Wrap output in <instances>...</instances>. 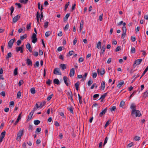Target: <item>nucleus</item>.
Segmentation results:
<instances>
[{"instance_id":"603ef678","label":"nucleus","mask_w":148,"mask_h":148,"mask_svg":"<svg viewBox=\"0 0 148 148\" xmlns=\"http://www.w3.org/2000/svg\"><path fill=\"white\" fill-rule=\"evenodd\" d=\"M78 96L79 97V100L80 104L82 103V97L80 96L79 94H78Z\"/></svg>"},{"instance_id":"69168bd1","label":"nucleus","mask_w":148,"mask_h":148,"mask_svg":"<svg viewBox=\"0 0 148 148\" xmlns=\"http://www.w3.org/2000/svg\"><path fill=\"white\" fill-rule=\"evenodd\" d=\"M23 83V80H20L19 81V83H18L19 86H20Z\"/></svg>"},{"instance_id":"680f3d73","label":"nucleus","mask_w":148,"mask_h":148,"mask_svg":"<svg viewBox=\"0 0 148 148\" xmlns=\"http://www.w3.org/2000/svg\"><path fill=\"white\" fill-rule=\"evenodd\" d=\"M123 33H126V27H122Z\"/></svg>"},{"instance_id":"393cba45","label":"nucleus","mask_w":148,"mask_h":148,"mask_svg":"<svg viewBox=\"0 0 148 148\" xmlns=\"http://www.w3.org/2000/svg\"><path fill=\"white\" fill-rule=\"evenodd\" d=\"M29 0H19V1L21 3L26 4Z\"/></svg>"},{"instance_id":"774afa93","label":"nucleus","mask_w":148,"mask_h":148,"mask_svg":"<svg viewBox=\"0 0 148 148\" xmlns=\"http://www.w3.org/2000/svg\"><path fill=\"white\" fill-rule=\"evenodd\" d=\"M51 83V81L49 79H48V81L46 82V84L49 85H50Z\"/></svg>"},{"instance_id":"dca6fc26","label":"nucleus","mask_w":148,"mask_h":148,"mask_svg":"<svg viewBox=\"0 0 148 148\" xmlns=\"http://www.w3.org/2000/svg\"><path fill=\"white\" fill-rule=\"evenodd\" d=\"M84 21L83 20H82L80 23V29H79V31L80 32H81V30H82L83 26V25H84Z\"/></svg>"},{"instance_id":"de8ad7c7","label":"nucleus","mask_w":148,"mask_h":148,"mask_svg":"<svg viewBox=\"0 0 148 148\" xmlns=\"http://www.w3.org/2000/svg\"><path fill=\"white\" fill-rule=\"evenodd\" d=\"M70 4V2L69 1L65 5V8H64V10L66 11V10L67 9V8L68 7V6Z\"/></svg>"},{"instance_id":"4468645a","label":"nucleus","mask_w":148,"mask_h":148,"mask_svg":"<svg viewBox=\"0 0 148 148\" xmlns=\"http://www.w3.org/2000/svg\"><path fill=\"white\" fill-rule=\"evenodd\" d=\"M34 112L32 111L29 114L27 119V120H29L31 119L32 116L34 113Z\"/></svg>"},{"instance_id":"a19ab883","label":"nucleus","mask_w":148,"mask_h":148,"mask_svg":"<svg viewBox=\"0 0 148 148\" xmlns=\"http://www.w3.org/2000/svg\"><path fill=\"white\" fill-rule=\"evenodd\" d=\"M48 24L49 22L47 21H46L45 23H44V28H47L48 26Z\"/></svg>"},{"instance_id":"2f4dec72","label":"nucleus","mask_w":148,"mask_h":148,"mask_svg":"<svg viewBox=\"0 0 148 148\" xmlns=\"http://www.w3.org/2000/svg\"><path fill=\"white\" fill-rule=\"evenodd\" d=\"M27 37V34H25L24 35L21 36H20V39L23 40L25 38H26Z\"/></svg>"},{"instance_id":"a211bd4d","label":"nucleus","mask_w":148,"mask_h":148,"mask_svg":"<svg viewBox=\"0 0 148 148\" xmlns=\"http://www.w3.org/2000/svg\"><path fill=\"white\" fill-rule=\"evenodd\" d=\"M106 49V45H103L101 49V52H100V54H103L104 52L105 51V50Z\"/></svg>"},{"instance_id":"bb28decb","label":"nucleus","mask_w":148,"mask_h":148,"mask_svg":"<svg viewBox=\"0 0 148 148\" xmlns=\"http://www.w3.org/2000/svg\"><path fill=\"white\" fill-rule=\"evenodd\" d=\"M30 92L32 94H34L36 93V90L35 88H32L30 89Z\"/></svg>"},{"instance_id":"cd10ccee","label":"nucleus","mask_w":148,"mask_h":148,"mask_svg":"<svg viewBox=\"0 0 148 148\" xmlns=\"http://www.w3.org/2000/svg\"><path fill=\"white\" fill-rule=\"evenodd\" d=\"M111 123V122L110 119L109 120L106 122L105 125H104V127H106Z\"/></svg>"},{"instance_id":"8fccbe9b","label":"nucleus","mask_w":148,"mask_h":148,"mask_svg":"<svg viewBox=\"0 0 148 148\" xmlns=\"http://www.w3.org/2000/svg\"><path fill=\"white\" fill-rule=\"evenodd\" d=\"M135 49L134 47H132L131 49V53H134L135 52Z\"/></svg>"},{"instance_id":"0eeeda50","label":"nucleus","mask_w":148,"mask_h":148,"mask_svg":"<svg viewBox=\"0 0 148 148\" xmlns=\"http://www.w3.org/2000/svg\"><path fill=\"white\" fill-rule=\"evenodd\" d=\"M130 108L132 110V114L134 113V112L136 110V106L134 103H132L130 106Z\"/></svg>"},{"instance_id":"bf43d9fd","label":"nucleus","mask_w":148,"mask_h":148,"mask_svg":"<svg viewBox=\"0 0 148 148\" xmlns=\"http://www.w3.org/2000/svg\"><path fill=\"white\" fill-rule=\"evenodd\" d=\"M121 48V46H119L117 47L115 49V51L116 52L119 51H120Z\"/></svg>"},{"instance_id":"f257e3e1","label":"nucleus","mask_w":148,"mask_h":148,"mask_svg":"<svg viewBox=\"0 0 148 148\" xmlns=\"http://www.w3.org/2000/svg\"><path fill=\"white\" fill-rule=\"evenodd\" d=\"M24 130V129H21L18 133L16 137V140H17L18 141L20 139L22 136L23 134Z\"/></svg>"},{"instance_id":"5701e85b","label":"nucleus","mask_w":148,"mask_h":148,"mask_svg":"<svg viewBox=\"0 0 148 148\" xmlns=\"http://www.w3.org/2000/svg\"><path fill=\"white\" fill-rule=\"evenodd\" d=\"M67 95L68 96L69 99L70 97H73V94L71 91L67 92Z\"/></svg>"},{"instance_id":"72a5a7b5","label":"nucleus","mask_w":148,"mask_h":148,"mask_svg":"<svg viewBox=\"0 0 148 148\" xmlns=\"http://www.w3.org/2000/svg\"><path fill=\"white\" fill-rule=\"evenodd\" d=\"M107 94V93H104L103 95H102L100 98L99 99H102V100H103V99L106 96Z\"/></svg>"},{"instance_id":"9d476101","label":"nucleus","mask_w":148,"mask_h":148,"mask_svg":"<svg viewBox=\"0 0 148 148\" xmlns=\"http://www.w3.org/2000/svg\"><path fill=\"white\" fill-rule=\"evenodd\" d=\"M63 80L66 85L68 86L69 84L67 82V81L69 80V79L66 76H64L63 77Z\"/></svg>"},{"instance_id":"7c9ffc66","label":"nucleus","mask_w":148,"mask_h":148,"mask_svg":"<svg viewBox=\"0 0 148 148\" xmlns=\"http://www.w3.org/2000/svg\"><path fill=\"white\" fill-rule=\"evenodd\" d=\"M125 105V102L123 101H121L120 104V106L121 107H123Z\"/></svg>"},{"instance_id":"b1692460","label":"nucleus","mask_w":148,"mask_h":148,"mask_svg":"<svg viewBox=\"0 0 148 148\" xmlns=\"http://www.w3.org/2000/svg\"><path fill=\"white\" fill-rule=\"evenodd\" d=\"M70 13L66 14V15L65 16L64 18V21H66L67 20L68 18L70 16Z\"/></svg>"},{"instance_id":"f3484780","label":"nucleus","mask_w":148,"mask_h":148,"mask_svg":"<svg viewBox=\"0 0 148 148\" xmlns=\"http://www.w3.org/2000/svg\"><path fill=\"white\" fill-rule=\"evenodd\" d=\"M16 50L17 52H18L20 51V52L21 53H23V49H22V48L21 47H16Z\"/></svg>"},{"instance_id":"20e7f679","label":"nucleus","mask_w":148,"mask_h":148,"mask_svg":"<svg viewBox=\"0 0 148 148\" xmlns=\"http://www.w3.org/2000/svg\"><path fill=\"white\" fill-rule=\"evenodd\" d=\"M142 61V59H137L134 61V63L133 64V66L135 68L137 65H138L140 64L141 62Z\"/></svg>"},{"instance_id":"ea45409f","label":"nucleus","mask_w":148,"mask_h":148,"mask_svg":"<svg viewBox=\"0 0 148 148\" xmlns=\"http://www.w3.org/2000/svg\"><path fill=\"white\" fill-rule=\"evenodd\" d=\"M5 133H6V132L5 131L2 132L1 133L0 137H2V138H4V137L5 136Z\"/></svg>"},{"instance_id":"864d4df0","label":"nucleus","mask_w":148,"mask_h":148,"mask_svg":"<svg viewBox=\"0 0 148 148\" xmlns=\"http://www.w3.org/2000/svg\"><path fill=\"white\" fill-rule=\"evenodd\" d=\"M92 77L93 78H95L97 76V73L96 72L94 73H92Z\"/></svg>"},{"instance_id":"4be33fe9","label":"nucleus","mask_w":148,"mask_h":148,"mask_svg":"<svg viewBox=\"0 0 148 148\" xmlns=\"http://www.w3.org/2000/svg\"><path fill=\"white\" fill-rule=\"evenodd\" d=\"M101 41H99L97 44L96 47L98 49H100L101 48Z\"/></svg>"},{"instance_id":"e433bc0d","label":"nucleus","mask_w":148,"mask_h":148,"mask_svg":"<svg viewBox=\"0 0 148 148\" xmlns=\"http://www.w3.org/2000/svg\"><path fill=\"white\" fill-rule=\"evenodd\" d=\"M79 84L78 82H77L75 84V86L76 88V89L77 90H78L79 89Z\"/></svg>"},{"instance_id":"09e8293b","label":"nucleus","mask_w":148,"mask_h":148,"mask_svg":"<svg viewBox=\"0 0 148 148\" xmlns=\"http://www.w3.org/2000/svg\"><path fill=\"white\" fill-rule=\"evenodd\" d=\"M93 81L91 79H90L88 82V86H90L92 83Z\"/></svg>"},{"instance_id":"58836bf2","label":"nucleus","mask_w":148,"mask_h":148,"mask_svg":"<svg viewBox=\"0 0 148 148\" xmlns=\"http://www.w3.org/2000/svg\"><path fill=\"white\" fill-rule=\"evenodd\" d=\"M10 9L11 10L10 15H12L14 10V8L13 6H12Z\"/></svg>"},{"instance_id":"f704fd0d","label":"nucleus","mask_w":148,"mask_h":148,"mask_svg":"<svg viewBox=\"0 0 148 148\" xmlns=\"http://www.w3.org/2000/svg\"><path fill=\"white\" fill-rule=\"evenodd\" d=\"M46 103V101H44L43 103H41L40 104V106H39L40 108H42L45 104Z\"/></svg>"},{"instance_id":"c85d7f7f","label":"nucleus","mask_w":148,"mask_h":148,"mask_svg":"<svg viewBox=\"0 0 148 148\" xmlns=\"http://www.w3.org/2000/svg\"><path fill=\"white\" fill-rule=\"evenodd\" d=\"M12 55V54L10 52H9L8 53L6 56V59L8 60L9 58L11 57Z\"/></svg>"},{"instance_id":"473e14b6","label":"nucleus","mask_w":148,"mask_h":148,"mask_svg":"<svg viewBox=\"0 0 148 148\" xmlns=\"http://www.w3.org/2000/svg\"><path fill=\"white\" fill-rule=\"evenodd\" d=\"M73 108L72 107H70L69 108H67L68 110L72 114L73 113Z\"/></svg>"},{"instance_id":"5fc2aeb1","label":"nucleus","mask_w":148,"mask_h":148,"mask_svg":"<svg viewBox=\"0 0 148 148\" xmlns=\"http://www.w3.org/2000/svg\"><path fill=\"white\" fill-rule=\"evenodd\" d=\"M17 70V68H16L14 69V75H16L18 74Z\"/></svg>"},{"instance_id":"3c124183","label":"nucleus","mask_w":148,"mask_h":148,"mask_svg":"<svg viewBox=\"0 0 148 148\" xmlns=\"http://www.w3.org/2000/svg\"><path fill=\"white\" fill-rule=\"evenodd\" d=\"M110 110L111 112H112L113 111H114L116 109V107L115 106H113L111 108H110Z\"/></svg>"},{"instance_id":"f8f14e48","label":"nucleus","mask_w":148,"mask_h":148,"mask_svg":"<svg viewBox=\"0 0 148 148\" xmlns=\"http://www.w3.org/2000/svg\"><path fill=\"white\" fill-rule=\"evenodd\" d=\"M107 108H106L104 110H103L102 112L100 113L99 114V116L100 117H101L103 116V115H104L105 114V113L107 111Z\"/></svg>"},{"instance_id":"ddd939ff","label":"nucleus","mask_w":148,"mask_h":148,"mask_svg":"<svg viewBox=\"0 0 148 148\" xmlns=\"http://www.w3.org/2000/svg\"><path fill=\"white\" fill-rule=\"evenodd\" d=\"M66 64H61L60 65L59 67L61 68L62 70H64L66 68Z\"/></svg>"},{"instance_id":"c756f323","label":"nucleus","mask_w":148,"mask_h":148,"mask_svg":"<svg viewBox=\"0 0 148 148\" xmlns=\"http://www.w3.org/2000/svg\"><path fill=\"white\" fill-rule=\"evenodd\" d=\"M139 75L138 74L136 76V77H135V76H136V75H134L132 78V79H133V81H132V83L137 78V77H139Z\"/></svg>"},{"instance_id":"aec40b11","label":"nucleus","mask_w":148,"mask_h":148,"mask_svg":"<svg viewBox=\"0 0 148 148\" xmlns=\"http://www.w3.org/2000/svg\"><path fill=\"white\" fill-rule=\"evenodd\" d=\"M105 87V84L104 81H103L101 84V89L103 90H104Z\"/></svg>"},{"instance_id":"1a4fd4ad","label":"nucleus","mask_w":148,"mask_h":148,"mask_svg":"<svg viewBox=\"0 0 148 148\" xmlns=\"http://www.w3.org/2000/svg\"><path fill=\"white\" fill-rule=\"evenodd\" d=\"M26 48L28 49L30 52H32V48L31 47V45L29 43H27L26 45Z\"/></svg>"},{"instance_id":"6e6552de","label":"nucleus","mask_w":148,"mask_h":148,"mask_svg":"<svg viewBox=\"0 0 148 148\" xmlns=\"http://www.w3.org/2000/svg\"><path fill=\"white\" fill-rule=\"evenodd\" d=\"M20 16H19L18 15H16L14 17L13 19V22L14 23H15L17 22L18 19L20 18Z\"/></svg>"},{"instance_id":"a878e982","label":"nucleus","mask_w":148,"mask_h":148,"mask_svg":"<svg viewBox=\"0 0 148 148\" xmlns=\"http://www.w3.org/2000/svg\"><path fill=\"white\" fill-rule=\"evenodd\" d=\"M38 108H40L38 104L37 103H36L35 106L34 108L32 111L34 112V111L36 110Z\"/></svg>"},{"instance_id":"4c0bfd02","label":"nucleus","mask_w":148,"mask_h":148,"mask_svg":"<svg viewBox=\"0 0 148 148\" xmlns=\"http://www.w3.org/2000/svg\"><path fill=\"white\" fill-rule=\"evenodd\" d=\"M53 94H51V95H50L49 96H48V97L47 98V101H49L51 100V99L53 96Z\"/></svg>"},{"instance_id":"412c9836","label":"nucleus","mask_w":148,"mask_h":148,"mask_svg":"<svg viewBox=\"0 0 148 148\" xmlns=\"http://www.w3.org/2000/svg\"><path fill=\"white\" fill-rule=\"evenodd\" d=\"M53 82L55 84L57 85H59L60 82L58 79H55L53 81Z\"/></svg>"},{"instance_id":"39448f33","label":"nucleus","mask_w":148,"mask_h":148,"mask_svg":"<svg viewBox=\"0 0 148 148\" xmlns=\"http://www.w3.org/2000/svg\"><path fill=\"white\" fill-rule=\"evenodd\" d=\"M53 73L55 75H61L62 74L60 71V69L58 68H56L54 69Z\"/></svg>"},{"instance_id":"423d86ee","label":"nucleus","mask_w":148,"mask_h":148,"mask_svg":"<svg viewBox=\"0 0 148 148\" xmlns=\"http://www.w3.org/2000/svg\"><path fill=\"white\" fill-rule=\"evenodd\" d=\"M32 42L35 43L36 42L37 40V38H36V34L33 33L32 37Z\"/></svg>"},{"instance_id":"4d7b16f0","label":"nucleus","mask_w":148,"mask_h":148,"mask_svg":"<svg viewBox=\"0 0 148 148\" xmlns=\"http://www.w3.org/2000/svg\"><path fill=\"white\" fill-rule=\"evenodd\" d=\"M21 119L20 118V117H18L17 119H16V121H15V123H14V125H16L18 123V121H19V120Z\"/></svg>"},{"instance_id":"052dcab7","label":"nucleus","mask_w":148,"mask_h":148,"mask_svg":"<svg viewBox=\"0 0 148 148\" xmlns=\"http://www.w3.org/2000/svg\"><path fill=\"white\" fill-rule=\"evenodd\" d=\"M15 4L18 6V8H20L22 7L20 3H15Z\"/></svg>"},{"instance_id":"7ed1b4c3","label":"nucleus","mask_w":148,"mask_h":148,"mask_svg":"<svg viewBox=\"0 0 148 148\" xmlns=\"http://www.w3.org/2000/svg\"><path fill=\"white\" fill-rule=\"evenodd\" d=\"M15 41V38L10 40L8 42V47L9 48H11L14 42Z\"/></svg>"},{"instance_id":"79ce46f5","label":"nucleus","mask_w":148,"mask_h":148,"mask_svg":"<svg viewBox=\"0 0 148 148\" xmlns=\"http://www.w3.org/2000/svg\"><path fill=\"white\" fill-rule=\"evenodd\" d=\"M124 84L123 81L119 82L117 85V87L118 88H120L121 86Z\"/></svg>"},{"instance_id":"c9c22d12","label":"nucleus","mask_w":148,"mask_h":148,"mask_svg":"<svg viewBox=\"0 0 148 148\" xmlns=\"http://www.w3.org/2000/svg\"><path fill=\"white\" fill-rule=\"evenodd\" d=\"M40 123V121L38 120H35L34 121V124L36 125H38Z\"/></svg>"},{"instance_id":"49530a36","label":"nucleus","mask_w":148,"mask_h":148,"mask_svg":"<svg viewBox=\"0 0 148 148\" xmlns=\"http://www.w3.org/2000/svg\"><path fill=\"white\" fill-rule=\"evenodd\" d=\"M39 66V63L38 61L36 62L35 64H34L35 67H38Z\"/></svg>"},{"instance_id":"338daca9","label":"nucleus","mask_w":148,"mask_h":148,"mask_svg":"<svg viewBox=\"0 0 148 148\" xmlns=\"http://www.w3.org/2000/svg\"><path fill=\"white\" fill-rule=\"evenodd\" d=\"M69 28V24L68 23L65 26V27L64 28V30H67Z\"/></svg>"},{"instance_id":"c03bdc74","label":"nucleus","mask_w":148,"mask_h":148,"mask_svg":"<svg viewBox=\"0 0 148 148\" xmlns=\"http://www.w3.org/2000/svg\"><path fill=\"white\" fill-rule=\"evenodd\" d=\"M31 24V23H29V24L27 25L26 27L27 30H28L30 29Z\"/></svg>"},{"instance_id":"a18cd8bd","label":"nucleus","mask_w":148,"mask_h":148,"mask_svg":"<svg viewBox=\"0 0 148 148\" xmlns=\"http://www.w3.org/2000/svg\"><path fill=\"white\" fill-rule=\"evenodd\" d=\"M105 71L103 68L101 69V70L100 74L101 75H103L105 73Z\"/></svg>"},{"instance_id":"0e129e2a","label":"nucleus","mask_w":148,"mask_h":148,"mask_svg":"<svg viewBox=\"0 0 148 148\" xmlns=\"http://www.w3.org/2000/svg\"><path fill=\"white\" fill-rule=\"evenodd\" d=\"M21 43V41L20 40H18L16 42L17 45L19 46Z\"/></svg>"},{"instance_id":"6e6d98bb","label":"nucleus","mask_w":148,"mask_h":148,"mask_svg":"<svg viewBox=\"0 0 148 148\" xmlns=\"http://www.w3.org/2000/svg\"><path fill=\"white\" fill-rule=\"evenodd\" d=\"M21 92L20 91H19L17 94V98H20L21 95Z\"/></svg>"},{"instance_id":"37998d69","label":"nucleus","mask_w":148,"mask_h":148,"mask_svg":"<svg viewBox=\"0 0 148 148\" xmlns=\"http://www.w3.org/2000/svg\"><path fill=\"white\" fill-rule=\"evenodd\" d=\"M148 66L145 69V71L142 74V76H143L146 73V72L148 71Z\"/></svg>"},{"instance_id":"6ab92c4d","label":"nucleus","mask_w":148,"mask_h":148,"mask_svg":"<svg viewBox=\"0 0 148 148\" xmlns=\"http://www.w3.org/2000/svg\"><path fill=\"white\" fill-rule=\"evenodd\" d=\"M147 97H148V90L143 93V97L144 98Z\"/></svg>"},{"instance_id":"f03ea898","label":"nucleus","mask_w":148,"mask_h":148,"mask_svg":"<svg viewBox=\"0 0 148 148\" xmlns=\"http://www.w3.org/2000/svg\"><path fill=\"white\" fill-rule=\"evenodd\" d=\"M135 115V117H140L141 115V114L140 112L138 110H135V111L134 112V113L132 114V112H131V116H132V117H134Z\"/></svg>"},{"instance_id":"13d9d810","label":"nucleus","mask_w":148,"mask_h":148,"mask_svg":"<svg viewBox=\"0 0 148 148\" xmlns=\"http://www.w3.org/2000/svg\"><path fill=\"white\" fill-rule=\"evenodd\" d=\"M51 34V33L50 31H48L46 32L45 34V36L46 37H48Z\"/></svg>"},{"instance_id":"e2e57ef3","label":"nucleus","mask_w":148,"mask_h":148,"mask_svg":"<svg viewBox=\"0 0 148 148\" xmlns=\"http://www.w3.org/2000/svg\"><path fill=\"white\" fill-rule=\"evenodd\" d=\"M108 139V137H106L105 139L104 142L103 143V145H105L107 143V140Z\"/></svg>"},{"instance_id":"2eb2a0df","label":"nucleus","mask_w":148,"mask_h":148,"mask_svg":"<svg viewBox=\"0 0 148 148\" xmlns=\"http://www.w3.org/2000/svg\"><path fill=\"white\" fill-rule=\"evenodd\" d=\"M26 63L28 65L32 66V61L29 58H27L26 60Z\"/></svg>"},{"instance_id":"9b49d317","label":"nucleus","mask_w":148,"mask_h":148,"mask_svg":"<svg viewBox=\"0 0 148 148\" xmlns=\"http://www.w3.org/2000/svg\"><path fill=\"white\" fill-rule=\"evenodd\" d=\"M75 74V70L74 68L71 69L70 71L69 76L70 77L73 76Z\"/></svg>"}]
</instances>
